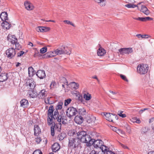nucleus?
I'll list each match as a JSON object with an SVG mask.
<instances>
[{
    "label": "nucleus",
    "instance_id": "f257e3e1",
    "mask_svg": "<svg viewBox=\"0 0 154 154\" xmlns=\"http://www.w3.org/2000/svg\"><path fill=\"white\" fill-rule=\"evenodd\" d=\"M78 137L77 138L79 140L80 142L86 143V144L91 140V136L87 134L86 132L83 131H79L77 133Z\"/></svg>",
    "mask_w": 154,
    "mask_h": 154
},
{
    "label": "nucleus",
    "instance_id": "f03ea898",
    "mask_svg": "<svg viewBox=\"0 0 154 154\" xmlns=\"http://www.w3.org/2000/svg\"><path fill=\"white\" fill-rule=\"evenodd\" d=\"M68 139V146L69 147L74 149L78 147L80 142L78 139L72 136L69 137Z\"/></svg>",
    "mask_w": 154,
    "mask_h": 154
},
{
    "label": "nucleus",
    "instance_id": "7ed1b4c3",
    "mask_svg": "<svg viewBox=\"0 0 154 154\" xmlns=\"http://www.w3.org/2000/svg\"><path fill=\"white\" fill-rule=\"evenodd\" d=\"M149 68L147 64H140L137 67V71L138 73L140 75H144L147 72Z\"/></svg>",
    "mask_w": 154,
    "mask_h": 154
},
{
    "label": "nucleus",
    "instance_id": "20e7f679",
    "mask_svg": "<svg viewBox=\"0 0 154 154\" xmlns=\"http://www.w3.org/2000/svg\"><path fill=\"white\" fill-rule=\"evenodd\" d=\"M103 144V142L100 140H95L94 139H92L89 141L88 143L87 144V146H89L93 144L94 147L96 148H101V146Z\"/></svg>",
    "mask_w": 154,
    "mask_h": 154
},
{
    "label": "nucleus",
    "instance_id": "39448f33",
    "mask_svg": "<svg viewBox=\"0 0 154 154\" xmlns=\"http://www.w3.org/2000/svg\"><path fill=\"white\" fill-rule=\"evenodd\" d=\"M78 113L76 109L73 107H70L68 108L66 112V115L69 118L75 116Z\"/></svg>",
    "mask_w": 154,
    "mask_h": 154
},
{
    "label": "nucleus",
    "instance_id": "423d86ee",
    "mask_svg": "<svg viewBox=\"0 0 154 154\" xmlns=\"http://www.w3.org/2000/svg\"><path fill=\"white\" fill-rule=\"evenodd\" d=\"M55 52L57 55H61L63 54H69L71 51L69 50L68 48L66 46L63 47V49L59 48L55 50Z\"/></svg>",
    "mask_w": 154,
    "mask_h": 154
},
{
    "label": "nucleus",
    "instance_id": "0eeeda50",
    "mask_svg": "<svg viewBox=\"0 0 154 154\" xmlns=\"http://www.w3.org/2000/svg\"><path fill=\"white\" fill-rule=\"evenodd\" d=\"M16 54L15 50L11 48L8 49L6 51V54L7 57L9 59L13 58Z\"/></svg>",
    "mask_w": 154,
    "mask_h": 154
},
{
    "label": "nucleus",
    "instance_id": "6e6552de",
    "mask_svg": "<svg viewBox=\"0 0 154 154\" xmlns=\"http://www.w3.org/2000/svg\"><path fill=\"white\" fill-rule=\"evenodd\" d=\"M60 122H59L58 124L56 125L54 123V125H53L51 127V134L52 136H54V130L59 132L61 130V123Z\"/></svg>",
    "mask_w": 154,
    "mask_h": 154
},
{
    "label": "nucleus",
    "instance_id": "1a4fd4ad",
    "mask_svg": "<svg viewBox=\"0 0 154 154\" xmlns=\"http://www.w3.org/2000/svg\"><path fill=\"white\" fill-rule=\"evenodd\" d=\"M119 51L120 54L124 55L131 54L133 52V50L131 48H123L119 49Z\"/></svg>",
    "mask_w": 154,
    "mask_h": 154
},
{
    "label": "nucleus",
    "instance_id": "9d476101",
    "mask_svg": "<svg viewBox=\"0 0 154 154\" xmlns=\"http://www.w3.org/2000/svg\"><path fill=\"white\" fill-rule=\"evenodd\" d=\"M104 115L105 116L106 119L109 122H113V119L115 118H116V116L113 114L110 113H104Z\"/></svg>",
    "mask_w": 154,
    "mask_h": 154
},
{
    "label": "nucleus",
    "instance_id": "9b49d317",
    "mask_svg": "<svg viewBox=\"0 0 154 154\" xmlns=\"http://www.w3.org/2000/svg\"><path fill=\"white\" fill-rule=\"evenodd\" d=\"M8 40L11 43L13 44L14 43L17 41V39L16 38L15 36L11 34H9L7 37Z\"/></svg>",
    "mask_w": 154,
    "mask_h": 154
},
{
    "label": "nucleus",
    "instance_id": "f8f14e48",
    "mask_svg": "<svg viewBox=\"0 0 154 154\" xmlns=\"http://www.w3.org/2000/svg\"><path fill=\"white\" fill-rule=\"evenodd\" d=\"M26 84L28 87L31 90L34 89L35 86V82L32 79H29L26 82Z\"/></svg>",
    "mask_w": 154,
    "mask_h": 154
},
{
    "label": "nucleus",
    "instance_id": "ddd939ff",
    "mask_svg": "<svg viewBox=\"0 0 154 154\" xmlns=\"http://www.w3.org/2000/svg\"><path fill=\"white\" fill-rule=\"evenodd\" d=\"M36 75L41 79H43L46 76L45 71L42 70H38L37 72Z\"/></svg>",
    "mask_w": 154,
    "mask_h": 154
},
{
    "label": "nucleus",
    "instance_id": "4468645a",
    "mask_svg": "<svg viewBox=\"0 0 154 154\" xmlns=\"http://www.w3.org/2000/svg\"><path fill=\"white\" fill-rule=\"evenodd\" d=\"M50 28L48 27L38 26L36 28V30L38 32H44L49 31Z\"/></svg>",
    "mask_w": 154,
    "mask_h": 154
},
{
    "label": "nucleus",
    "instance_id": "2eb2a0df",
    "mask_svg": "<svg viewBox=\"0 0 154 154\" xmlns=\"http://www.w3.org/2000/svg\"><path fill=\"white\" fill-rule=\"evenodd\" d=\"M38 97L39 98L42 99L47 96V92L45 90L43 89L41 90L38 93Z\"/></svg>",
    "mask_w": 154,
    "mask_h": 154
},
{
    "label": "nucleus",
    "instance_id": "dca6fc26",
    "mask_svg": "<svg viewBox=\"0 0 154 154\" xmlns=\"http://www.w3.org/2000/svg\"><path fill=\"white\" fill-rule=\"evenodd\" d=\"M34 127V134L35 136H38L41 133V129L37 125H35Z\"/></svg>",
    "mask_w": 154,
    "mask_h": 154
},
{
    "label": "nucleus",
    "instance_id": "f3484780",
    "mask_svg": "<svg viewBox=\"0 0 154 154\" xmlns=\"http://www.w3.org/2000/svg\"><path fill=\"white\" fill-rule=\"evenodd\" d=\"M20 106L23 108L27 107L29 105V103L27 100L26 99L22 100L20 102Z\"/></svg>",
    "mask_w": 154,
    "mask_h": 154
},
{
    "label": "nucleus",
    "instance_id": "a211bd4d",
    "mask_svg": "<svg viewBox=\"0 0 154 154\" xmlns=\"http://www.w3.org/2000/svg\"><path fill=\"white\" fill-rule=\"evenodd\" d=\"M141 12L143 13L146 15H148L150 14L149 11L145 5H142L140 10Z\"/></svg>",
    "mask_w": 154,
    "mask_h": 154
},
{
    "label": "nucleus",
    "instance_id": "6ab92c4d",
    "mask_svg": "<svg viewBox=\"0 0 154 154\" xmlns=\"http://www.w3.org/2000/svg\"><path fill=\"white\" fill-rule=\"evenodd\" d=\"M83 118L81 116H76L74 119L75 122L79 124H81L83 122Z\"/></svg>",
    "mask_w": 154,
    "mask_h": 154
},
{
    "label": "nucleus",
    "instance_id": "aec40b11",
    "mask_svg": "<svg viewBox=\"0 0 154 154\" xmlns=\"http://www.w3.org/2000/svg\"><path fill=\"white\" fill-rule=\"evenodd\" d=\"M60 148V146L59 144L57 143H55L52 146V149L53 151L54 152H56Z\"/></svg>",
    "mask_w": 154,
    "mask_h": 154
},
{
    "label": "nucleus",
    "instance_id": "412c9836",
    "mask_svg": "<svg viewBox=\"0 0 154 154\" xmlns=\"http://www.w3.org/2000/svg\"><path fill=\"white\" fill-rule=\"evenodd\" d=\"M7 74L5 73H2L0 75V82H3L6 80L8 79Z\"/></svg>",
    "mask_w": 154,
    "mask_h": 154
},
{
    "label": "nucleus",
    "instance_id": "4be33fe9",
    "mask_svg": "<svg viewBox=\"0 0 154 154\" xmlns=\"http://www.w3.org/2000/svg\"><path fill=\"white\" fill-rule=\"evenodd\" d=\"M24 5L26 8L27 10H31L33 9V6L27 1L25 2Z\"/></svg>",
    "mask_w": 154,
    "mask_h": 154
},
{
    "label": "nucleus",
    "instance_id": "5701e85b",
    "mask_svg": "<svg viewBox=\"0 0 154 154\" xmlns=\"http://www.w3.org/2000/svg\"><path fill=\"white\" fill-rule=\"evenodd\" d=\"M100 147V149L102 150V152H104V154H107L108 152L111 151L110 150H109L108 147L103 145V144Z\"/></svg>",
    "mask_w": 154,
    "mask_h": 154
},
{
    "label": "nucleus",
    "instance_id": "b1692460",
    "mask_svg": "<svg viewBox=\"0 0 154 154\" xmlns=\"http://www.w3.org/2000/svg\"><path fill=\"white\" fill-rule=\"evenodd\" d=\"M2 26L3 28H5L7 29H9L11 26V24L6 21L2 23Z\"/></svg>",
    "mask_w": 154,
    "mask_h": 154
},
{
    "label": "nucleus",
    "instance_id": "393cba45",
    "mask_svg": "<svg viewBox=\"0 0 154 154\" xmlns=\"http://www.w3.org/2000/svg\"><path fill=\"white\" fill-rule=\"evenodd\" d=\"M0 17L2 20L6 21L8 20V15L6 12H2L1 14Z\"/></svg>",
    "mask_w": 154,
    "mask_h": 154
},
{
    "label": "nucleus",
    "instance_id": "a878e982",
    "mask_svg": "<svg viewBox=\"0 0 154 154\" xmlns=\"http://www.w3.org/2000/svg\"><path fill=\"white\" fill-rule=\"evenodd\" d=\"M51 117L53 118L54 119H57V121L58 122H61L62 120H63V119L62 118V116L60 115H53L51 116Z\"/></svg>",
    "mask_w": 154,
    "mask_h": 154
},
{
    "label": "nucleus",
    "instance_id": "bb28decb",
    "mask_svg": "<svg viewBox=\"0 0 154 154\" xmlns=\"http://www.w3.org/2000/svg\"><path fill=\"white\" fill-rule=\"evenodd\" d=\"M53 111L54 107L53 106L51 105L48 111V117H51V116L53 115Z\"/></svg>",
    "mask_w": 154,
    "mask_h": 154
},
{
    "label": "nucleus",
    "instance_id": "cd10ccee",
    "mask_svg": "<svg viewBox=\"0 0 154 154\" xmlns=\"http://www.w3.org/2000/svg\"><path fill=\"white\" fill-rule=\"evenodd\" d=\"M106 52L105 50L104 49L101 48L98 50L97 54L99 56H102L105 54Z\"/></svg>",
    "mask_w": 154,
    "mask_h": 154
},
{
    "label": "nucleus",
    "instance_id": "c85d7f7f",
    "mask_svg": "<svg viewBox=\"0 0 154 154\" xmlns=\"http://www.w3.org/2000/svg\"><path fill=\"white\" fill-rule=\"evenodd\" d=\"M69 85L71 88L75 89H78L79 86L78 84L76 83L75 82H71Z\"/></svg>",
    "mask_w": 154,
    "mask_h": 154
},
{
    "label": "nucleus",
    "instance_id": "c756f323",
    "mask_svg": "<svg viewBox=\"0 0 154 154\" xmlns=\"http://www.w3.org/2000/svg\"><path fill=\"white\" fill-rule=\"evenodd\" d=\"M149 130L148 127H143L141 129V133L142 134H146L148 131Z\"/></svg>",
    "mask_w": 154,
    "mask_h": 154
},
{
    "label": "nucleus",
    "instance_id": "7c9ffc66",
    "mask_svg": "<svg viewBox=\"0 0 154 154\" xmlns=\"http://www.w3.org/2000/svg\"><path fill=\"white\" fill-rule=\"evenodd\" d=\"M35 73L32 67L28 68V74L29 76H32Z\"/></svg>",
    "mask_w": 154,
    "mask_h": 154
},
{
    "label": "nucleus",
    "instance_id": "2f4dec72",
    "mask_svg": "<svg viewBox=\"0 0 154 154\" xmlns=\"http://www.w3.org/2000/svg\"><path fill=\"white\" fill-rule=\"evenodd\" d=\"M55 56V55L52 54L51 51L48 52L45 54L43 56V57L44 58H48L50 57H52Z\"/></svg>",
    "mask_w": 154,
    "mask_h": 154
},
{
    "label": "nucleus",
    "instance_id": "473e14b6",
    "mask_svg": "<svg viewBox=\"0 0 154 154\" xmlns=\"http://www.w3.org/2000/svg\"><path fill=\"white\" fill-rule=\"evenodd\" d=\"M29 96L30 97L35 98L37 96V93L34 90H32V92H29Z\"/></svg>",
    "mask_w": 154,
    "mask_h": 154
},
{
    "label": "nucleus",
    "instance_id": "72a5a7b5",
    "mask_svg": "<svg viewBox=\"0 0 154 154\" xmlns=\"http://www.w3.org/2000/svg\"><path fill=\"white\" fill-rule=\"evenodd\" d=\"M95 2L99 3L101 6H103L105 5L106 1L105 0H94Z\"/></svg>",
    "mask_w": 154,
    "mask_h": 154
},
{
    "label": "nucleus",
    "instance_id": "f704fd0d",
    "mask_svg": "<svg viewBox=\"0 0 154 154\" xmlns=\"http://www.w3.org/2000/svg\"><path fill=\"white\" fill-rule=\"evenodd\" d=\"M141 3H139L137 5H135L132 4H127V5H125V6L126 7H127L128 8H134L135 7H137L138 8V9H139L138 5H140Z\"/></svg>",
    "mask_w": 154,
    "mask_h": 154
},
{
    "label": "nucleus",
    "instance_id": "c9c22d12",
    "mask_svg": "<svg viewBox=\"0 0 154 154\" xmlns=\"http://www.w3.org/2000/svg\"><path fill=\"white\" fill-rule=\"evenodd\" d=\"M63 104V102L62 101L59 102L56 106V109H61L62 108V105Z\"/></svg>",
    "mask_w": 154,
    "mask_h": 154
},
{
    "label": "nucleus",
    "instance_id": "e433bc0d",
    "mask_svg": "<svg viewBox=\"0 0 154 154\" xmlns=\"http://www.w3.org/2000/svg\"><path fill=\"white\" fill-rule=\"evenodd\" d=\"M91 97V94L87 93V94H85L84 95V98L86 100H90Z\"/></svg>",
    "mask_w": 154,
    "mask_h": 154
},
{
    "label": "nucleus",
    "instance_id": "4c0bfd02",
    "mask_svg": "<svg viewBox=\"0 0 154 154\" xmlns=\"http://www.w3.org/2000/svg\"><path fill=\"white\" fill-rule=\"evenodd\" d=\"M13 44L15 45L16 49L19 50L21 48V45L19 43L17 42V41L15 43H14Z\"/></svg>",
    "mask_w": 154,
    "mask_h": 154
},
{
    "label": "nucleus",
    "instance_id": "58836bf2",
    "mask_svg": "<svg viewBox=\"0 0 154 154\" xmlns=\"http://www.w3.org/2000/svg\"><path fill=\"white\" fill-rule=\"evenodd\" d=\"M53 123V118L52 117H48V123L49 125L52 124Z\"/></svg>",
    "mask_w": 154,
    "mask_h": 154
},
{
    "label": "nucleus",
    "instance_id": "ea45409f",
    "mask_svg": "<svg viewBox=\"0 0 154 154\" xmlns=\"http://www.w3.org/2000/svg\"><path fill=\"white\" fill-rule=\"evenodd\" d=\"M57 85V84L54 81L52 82L50 85V88L51 89L54 88L56 87Z\"/></svg>",
    "mask_w": 154,
    "mask_h": 154
},
{
    "label": "nucleus",
    "instance_id": "a19ab883",
    "mask_svg": "<svg viewBox=\"0 0 154 154\" xmlns=\"http://www.w3.org/2000/svg\"><path fill=\"white\" fill-rule=\"evenodd\" d=\"M123 111H119L118 112V115L120 116L122 118H125L126 117V115L125 114H122Z\"/></svg>",
    "mask_w": 154,
    "mask_h": 154
},
{
    "label": "nucleus",
    "instance_id": "79ce46f5",
    "mask_svg": "<svg viewBox=\"0 0 154 154\" xmlns=\"http://www.w3.org/2000/svg\"><path fill=\"white\" fill-rule=\"evenodd\" d=\"M47 51V48L46 47H44L40 50V52L41 53L44 54Z\"/></svg>",
    "mask_w": 154,
    "mask_h": 154
},
{
    "label": "nucleus",
    "instance_id": "37998d69",
    "mask_svg": "<svg viewBox=\"0 0 154 154\" xmlns=\"http://www.w3.org/2000/svg\"><path fill=\"white\" fill-rule=\"evenodd\" d=\"M71 99L70 98H69L65 100L64 102L65 106H67L71 102Z\"/></svg>",
    "mask_w": 154,
    "mask_h": 154
},
{
    "label": "nucleus",
    "instance_id": "c03bdc74",
    "mask_svg": "<svg viewBox=\"0 0 154 154\" xmlns=\"http://www.w3.org/2000/svg\"><path fill=\"white\" fill-rule=\"evenodd\" d=\"M63 22L65 23H66L68 24H70L74 27H75V25L73 23H72L69 20H65L63 21Z\"/></svg>",
    "mask_w": 154,
    "mask_h": 154
},
{
    "label": "nucleus",
    "instance_id": "a18cd8bd",
    "mask_svg": "<svg viewBox=\"0 0 154 154\" xmlns=\"http://www.w3.org/2000/svg\"><path fill=\"white\" fill-rule=\"evenodd\" d=\"M50 98L48 97L45 99V101L46 103L49 104H52V102L50 101Z\"/></svg>",
    "mask_w": 154,
    "mask_h": 154
},
{
    "label": "nucleus",
    "instance_id": "49530a36",
    "mask_svg": "<svg viewBox=\"0 0 154 154\" xmlns=\"http://www.w3.org/2000/svg\"><path fill=\"white\" fill-rule=\"evenodd\" d=\"M146 36H148V35H141L140 34H137L136 35V36L138 38H139L140 37L142 38H147L148 37H145Z\"/></svg>",
    "mask_w": 154,
    "mask_h": 154
},
{
    "label": "nucleus",
    "instance_id": "de8ad7c7",
    "mask_svg": "<svg viewBox=\"0 0 154 154\" xmlns=\"http://www.w3.org/2000/svg\"><path fill=\"white\" fill-rule=\"evenodd\" d=\"M133 18L137 20H140L142 21H145V19L144 18V17H138V18L133 17Z\"/></svg>",
    "mask_w": 154,
    "mask_h": 154
},
{
    "label": "nucleus",
    "instance_id": "09e8293b",
    "mask_svg": "<svg viewBox=\"0 0 154 154\" xmlns=\"http://www.w3.org/2000/svg\"><path fill=\"white\" fill-rule=\"evenodd\" d=\"M33 154H42V153L40 150L37 149L35 150L33 153Z\"/></svg>",
    "mask_w": 154,
    "mask_h": 154
},
{
    "label": "nucleus",
    "instance_id": "8fccbe9b",
    "mask_svg": "<svg viewBox=\"0 0 154 154\" xmlns=\"http://www.w3.org/2000/svg\"><path fill=\"white\" fill-rule=\"evenodd\" d=\"M58 136L60 138V140H63L65 137V135L64 134H59Z\"/></svg>",
    "mask_w": 154,
    "mask_h": 154
},
{
    "label": "nucleus",
    "instance_id": "3c124183",
    "mask_svg": "<svg viewBox=\"0 0 154 154\" xmlns=\"http://www.w3.org/2000/svg\"><path fill=\"white\" fill-rule=\"evenodd\" d=\"M120 76L121 77V78L123 79V80H124L125 81H126V82H128V80L126 78V77L123 75L121 74L120 75Z\"/></svg>",
    "mask_w": 154,
    "mask_h": 154
},
{
    "label": "nucleus",
    "instance_id": "603ef678",
    "mask_svg": "<svg viewBox=\"0 0 154 154\" xmlns=\"http://www.w3.org/2000/svg\"><path fill=\"white\" fill-rule=\"evenodd\" d=\"M42 140V139L40 137H37L35 139V141L37 143H39Z\"/></svg>",
    "mask_w": 154,
    "mask_h": 154
},
{
    "label": "nucleus",
    "instance_id": "864d4df0",
    "mask_svg": "<svg viewBox=\"0 0 154 154\" xmlns=\"http://www.w3.org/2000/svg\"><path fill=\"white\" fill-rule=\"evenodd\" d=\"M101 154V152H99L97 153V152L94 150H92L91 151V152L89 153V154Z\"/></svg>",
    "mask_w": 154,
    "mask_h": 154
},
{
    "label": "nucleus",
    "instance_id": "5fc2aeb1",
    "mask_svg": "<svg viewBox=\"0 0 154 154\" xmlns=\"http://www.w3.org/2000/svg\"><path fill=\"white\" fill-rule=\"evenodd\" d=\"M144 18L145 19V21H146L147 20H153L152 18L149 17H144Z\"/></svg>",
    "mask_w": 154,
    "mask_h": 154
},
{
    "label": "nucleus",
    "instance_id": "6e6d98bb",
    "mask_svg": "<svg viewBox=\"0 0 154 154\" xmlns=\"http://www.w3.org/2000/svg\"><path fill=\"white\" fill-rule=\"evenodd\" d=\"M24 52L22 51H20L19 53H18L17 54V57H21L23 55V54H24Z\"/></svg>",
    "mask_w": 154,
    "mask_h": 154
},
{
    "label": "nucleus",
    "instance_id": "4d7b16f0",
    "mask_svg": "<svg viewBox=\"0 0 154 154\" xmlns=\"http://www.w3.org/2000/svg\"><path fill=\"white\" fill-rule=\"evenodd\" d=\"M120 145H121V146L124 149H129V148L127 146L122 144V143H120Z\"/></svg>",
    "mask_w": 154,
    "mask_h": 154
},
{
    "label": "nucleus",
    "instance_id": "13d9d810",
    "mask_svg": "<svg viewBox=\"0 0 154 154\" xmlns=\"http://www.w3.org/2000/svg\"><path fill=\"white\" fill-rule=\"evenodd\" d=\"M147 109H148L147 108H144L143 109H141V110L139 111V113L140 114H141L145 110H146Z\"/></svg>",
    "mask_w": 154,
    "mask_h": 154
},
{
    "label": "nucleus",
    "instance_id": "bf43d9fd",
    "mask_svg": "<svg viewBox=\"0 0 154 154\" xmlns=\"http://www.w3.org/2000/svg\"><path fill=\"white\" fill-rule=\"evenodd\" d=\"M54 115H59V112L57 109H56V110H55L54 112Z\"/></svg>",
    "mask_w": 154,
    "mask_h": 154
},
{
    "label": "nucleus",
    "instance_id": "052dcab7",
    "mask_svg": "<svg viewBox=\"0 0 154 154\" xmlns=\"http://www.w3.org/2000/svg\"><path fill=\"white\" fill-rule=\"evenodd\" d=\"M111 129L113 131L115 132H116L117 131V128L114 127H112L111 128Z\"/></svg>",
    "mask_w": 154,
    "mask_h": 154
},
{
    "label": "nucleus",
    "instance_id": "680f3d73",
    "mask_svg": "<svg viewBox=\"0 0 154 154\" xmlns=\"http://www.w3.org/2000/svg\"><path fill=\"white\" fill-rule=\"evenodd\" d=\"M109 92L112 93V94L114 95V94H117V92H115V91H111V90H109Z\"/></svg>",
    "mask_w": 154,
    "mask_h": 154
},
{
    "label": "nucleus",
    "instance_id": "e2e57ef3",
    "mask_svg": "<svg viewBox=\"0 0 154 154\" xmlns=\"http://www.w3.org/2000/svg\"><path fill=\"white\" fill-rule=\"evenodd\" d=\"M136 122L137 123L139 124L140 123V121L139 119H137Z\"/></svg>",
    "mask_w": 154,
    "mask_h": 154
},
{
    "label": "nucleus",
    "instance_id": "0e129e2a",
    "mask_svg": "<svg viewBox=\"0 0 154 154\" xmlns=\"http://www.w3.org/2000/svg\"><path fill=\"white\" fill-rule=\"evenodd\" d=\"M107 154H115L114 152L112 151L108 152Z\"/></svg>",
    "mask_w": 154,
    "mask_h": 154
},
{
    "label": "nucleus",
    "instance_id": "69168bd1",
    "mask_svg": "<svg viewBox=\"0 0 154 154\" xmlns=\"http://www.w3.org/2000/svg\"><path fill=\"white\" fill-rule=\"evenodd\" d=\"M92 78L94 79H96L98 81V79L96 75H94L92 77Z\"/></svg>",
    "mask_w": 154,
    "mask_h": 154
},
{
    "label": "nucleus",
    "instance_id": "338daca9",
    "mask_svg": "<svg viewBox=\"0 0 154 154\" xmlns=\"http://www.w3.org/2000/svg\"><path fill=\"white\" fill-rule=\"evenodd\" d=\"M51 53L52 54H54V55H55V56L57 54L55 52V51H51Z\"/></svg>",
    "mask_w": 154,
    "mask_h": 154
},
{
    "label": "nucleus",
    "instance_id": "774afa93",
    "mask_svg": "<svg viewBox=\"0 0 154 154\" xmlns=\"http://www.w3.org/2000/svg\"><path fill=\"white\" fill-rule=\"evenodd\" d=\"M148 154H154V151H150L148 152Z\"/></svg>",
    "mask_w": 154,
    "mask_h": 154
}]
</instances>
